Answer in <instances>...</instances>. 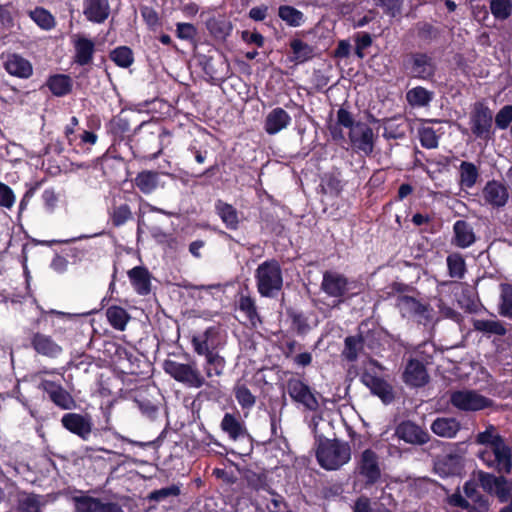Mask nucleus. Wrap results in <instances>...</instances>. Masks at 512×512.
Returning a JSON list of instances; mask_svg holds the SVG:
<instances>
[{"label":"nucleus","mask_w":512,"mask_h":512,"mask_svg":"<svg viewBox=\"0 0 512 512\" xmlns=\"http://www.w3.org/2000/svg\"><path fill=\"white\" fill-rule=\"evenodd\" d=\"M316 456L318 463L326 470H337L351 459L348 443L325 439L319 442Z\"/></svg>","instance_id":"f257e3e1"},{"label":"nucleus","mask_w":512,"mask_h":512,"mask_svg":"<svg viewBox=\"0 0 512 512\" xmlns=\"http://www.w3.org/2000/svg\"><path fill=\"white\" fill-rule=\"evenodd\" d=\"M258 291L262 296L271 297L282 288L283 278L277 261H266L256 270Z\"/></svg>","instance_id":"f03ea898"},{"label":"nucleus","mask_w":512,"mask_h":512,"mask_svg":"<svg viewBox=\"0 0 512 512\" xmlns=\"http://www.w3.org/2000/svg\"><path fill=\"white\" fill-rule=\"evenodd\" d=\"M163 369L176 381L188 387L200 388L205 383L195 364H184L174 360H166L163 363Z\"/></svg>","instance_id":"7ed1b4c3"},{"label":"nucleus","mask_w":512,"mask_h":512,"mask_svg":"<svg viewBox=\"0 0 512 512\" xmlns=\"http://www.w3.org/2000/svg\"><path fill=\"white\" fill-rule=\"evenodd\" d=\"M479 458L488 467L500 473H510L512 470V453L509 446L503 442L493 448H484L479 453Z\"/></svg>","instance_id":"20e7f679"},{"label":"nucleus","mask_w":512,"mask_h":512,"mask_svg":"<svg viewBox=\"0 0 512 512\" xmlns=\"http://www.w3.org/2000/svg\"><path fill=\"white\" fill-rule=\"evenodd\" d=\"M356 288V283L349 281L345 276L336 272H325L321 283V289L338 303L343 301L344 297L353 296L357 292L349 294Z\"/></svg>","instance_id":"39448f33"},{"label":"nucleus","mask_w":512,"mask_h":512,"mask_svg":"<svg viewBox=\"0 0 512 512\" xmlns=\"http://www.w3.org/2000/svg\"><path fill=\"white\" fill-rule=\"evenodd\" d=\"M450 402L456 409L465 412L479 411L492 404L490 399L469 389L453 391L450 395Z\"/></svg>","instance_id":"423d86ee"},{"label":"nucleus","mask_w":512,"mask_h":512,"mask_svg":"<svg viewBox=\"0 0 512 512\" xmlns=\"http://www.w3.org/2000/svg\"><path fill=\"white\" fill-rule=\"evenodd\" d=\"M150 212H158L167 216H172L173 213L165 211L163 209L157 208L150 203L141 200L139 204L138 210V220H137V236L140 237L145 230H148L151 236L155 239L156 242L163 244L166 243L170 236L164 232V230L157 225H148L145 220V215Z\"/></svg>","instance_id":"0eeeda50"},{"label":"nucleus","mask_w":512,"mask_h":512,"mask_svg":"<svg viewBox=\"0 0 512 512\" xmlns=\"http://www.w3.org/2000/svg\"><path fill=\"white\" fill-rule=\"evenodd\" d=\"M356 473L361 476L367 484L376 483L381 476V469L377 454L371 450H364L356 461Z\"/></svg>","instance_id":"6e6552de"},{"label":"nucleus","mask_w":512,"mask_h":512,"mask_svg":"<svg viewBox=\"0 0 512 512\" xmlns=\"http://www.w3.org/2000/svg\"><path fill=\"white\" fill-rule=\"evenodd\" d=\"M287 393L295 402L303 405L310 411H317L320 407L316 395L300 379L293 378L288 381Z\"/></svg>","instance_id":"1a4fd4ad"},{"label":"nucleus","mask_w":512,"mask_h":512,"mask_svg":"<svg viewBox=\"0 0 512 512\" xmlns=\"http://www.w3.org/2000/svg\"><path fill=\"white\" fill-rule=\"evenodd\" d=\"M349 139L356 152L366 156L373 152L374 133L367 124L357 122L349 131Z\"/></svg>","instance_id":"9d476101"},{"label":"nucleus","mask_w":512,"mask_h":512,"mask_svg":"<svg viewBox=\"0 0 512 512\" xmlns=\"http://www.w3.org/2000/svg\"><path fill=\"white\" fill-rule=\"evenodd\" d=\"M75 512H124L122 507L111 501H103L90 496L74 498Z\"/></svg>","instance_id":"9b49d317"},{"label":"nucleus","mask_w":512,"mask_h":512,"mask_svg":"<svg viewBox=\"0 0 512 512\" xmlns=\"http://www.w3.org/2000/svg\"><path fill=\"white\" fill-rule=\"evenodd\" d=\"M480 197L484 205L500 208L508 202L509 194L505 185L499 181L491 180L483 187Z\"/></svg>","instance_id":"f8f14e48"},{"label":"nucleus","mask_w":512,"mask_h":512,"mask_svg":"<svg viewBox=\"0 0 512 512\" xmlns=\"http://www.w3.org/2000/svg\"><path fill=\"white\" fill-rule=\"evenodd\" d=\"M61 423L68 431L83 440H87L92 432L93 424L88 415L67 413L63 415Z\"/></svg>","instance_id":"ddd939ff"},{"label":"nucleus","mask_w":512,"mask_h":512,"mask_svg":"<svg viewBox=\"0 0 512 512\" xmlns=\"http://www.w3.org/2000/svg\"><path fill=\"white\" fill-rule=\"evenodd\" d=\"M362 383L370 389V391L378 396L384 403H390L393 398L392 386L375 373L365 370L361 376Z\"/></svg>","instance_id":"4468645a"},{"label":"nucleus","mask_w":512,"mask_h":512,"mask_svg":"<svg viewBox=\"0 0 512 512\" xmlns=\"http://www.w3.org/2000/svg\"><path fill=\"white\" fill-rule=\"evenodd\" d=\"M74 47L75 63L84 66L92 62L95 51V43L84 34L76 33L71 36Z\"/></svg>","instance_id":"2eb2a0df"},{"label":"nucleus","mask_w":512,"mask_h":512,"mask_svg":"<svg viewBox=\"0 0 512 512\" xmlns=\"http://www.w3.org/2000/svg\"><path fill=\"white\" fill-rule=\"evenodd\" d=\"M5 70L18 78H29L33 73L31 63L16 53L2 55Z\"/></svg>","instance_id":"dca6fc26"},{"label":"nucleus","mask_w":512,"mask_h":512,"mask_svg":"<svg viewBox=\"0 0 512 512\" xmlns=\"http://www.w3.org/2000/svg\"><path fill=\"white\" fill-rule=\"evenodd\" d=\"M39 388L47 392L50 399L62 409L74 408V399L60 384L44 379L41 380Z\"/></svg>","instance_id":"f3484780"},{"label":"nucleus","mask_w":512,"mask_h":512,"mask_svg":"<svg viewBox=\"0 0 512 512\" xmlns=\"http://www.w3.org/2000/svg\"><path fill=\"white\" fill-rule=\"evenodd\" d=\"M492 118V112L488 107L483 105L476 107L471 118L473 133L479 138L487 139L490 136Z\"/></svg>","instance_id":"a211bd4d"},{"label":"nucleus","mask_w":512,"mask_h":512,"mask_svg":"<svg viewBox=\"0 0 512 512\" xmlns=\"http://www.w3.org/2000/svg\"><path fill=\"white\" fill-rule=\"evenodd\" d=\"M397 436L407 443L424 444L429 440V434L411 421L401 423L396 429Z\"/></svg>","instance_id":"6ab92c4d"},{"label":"nucleus","mask_w":512,"mask_h":512,"mask_svg":"<svg viewBox=\"0 0 512 512\" xmlns=\"http://www.w3.org/2000/svg\"><path fill=\"white\" fill-rule=\"evenodd\" d=\"M428 373L422 362L411 360L403 372L404 382L411 387H421L428 382Z\"/></svg>","instance_id":"aec40b11"},{"label":"nucleus","mask_w":512,"mask_h":512,"mask_svg":"<svg viewBox=\"0 0 512 512\" xmlns=\"http://www.w3.org/2000/svg\"><path fill=\"white\" fill-rule=\"evenodd\" d=\"M397 307L404 317H418L420 320L429 317L428 307L409 296H399Z\"/></svg>","instance_id":"412c9836"},{"label":"nucleus","mask_w":512,"mask_h":512,"mask_svg":"<svg viewBox=\"0 0 512 512\" xmlns=\"http://www.w3.org/2000/svg\"><path fill=\"white\" fill-rule=\"evenodd\" d=\"M109 12L108 0H84L83 13L91 22H104L108 18Z\"/></svg>","instance_id":"4be33fe9"},{"label":"nucleus","mask_w":512,"mask_h":512,"mask_svg":"<svg viewBox=\"0 0 512 512\" xmlns=\"http://www.w3.org/2000/svg\"><path fill=\"white\" fill-rule=\"evenodd\" d=\"M290 121L291 117L284 109L275 108L266 116L264 129L268 134L274 135L285 129Z\"/></svg>","instance_id":"5701e85b"},{"label":"nucleus","mask_w":512,"mask_h":512,"mask_svg":"<svg viewBox=\"0 0 512 512\" xmlns=\"http://www.w3.org/2000/svg\"><path fill=\"white\" fill-rule=\"evenodd\" d=\"M462 458L459 455H445L434 465L435 472L441 477L459 475L462 471Z\"/></svg>","instance_id":"b1692460"},{"label":"nucleus","mask_w":512,"mask_h":512,"mask_svg":"<svg viewBox=\"0 0 512 512\" xmlns=\"http://www.w3.org/2000/svg\"><path fill=\"white\" fill-rule=\"evenodd\" d=\"M33 348L39 353L47 357H57L62 348L50 336L36 333L31 340Z\"/></svg>","instance_id":"393cba45"},{"label":"nucleus","mask_w":512,"mask_h":512,"mask_svg":"<svg viewBox=\"0 0 512 512\" xmlns=\"http://www.w3.org/2000/svg\"><path fill=\"white\" fill-rule=\"evenodd\" d=\"M434 434L443 438H454L460 430V423L456 418L439 417L431 424Z\"/></svg>","instance_id":"a878e982"},{"label":"nucleus","mask_w":512,"mask_h":512,"mask_svg":"<svg viewBox=\"0 0 512 512\" xmlns=\"http://www.w3.org/2000/svg\"><path fill=\"white\" fill-rule=\"evenodd\" d=\"M454 243L460 248L471 246L475 240V233L469 223L464 220H458L454 223Z\"/></svg>","instance_id":"bb28decb"},{"label":"nucleus","mask_w":512,"mask_h":512,"mask_svg":"<svg viewBox=\"0 0 512 512\" xmlns=\"http://www.w3.org/2000/svg\"><path fill=\"white\" fill-rule=\"evenodd\" d=\"M129 279L135 291L140 295H146L150 291V277L143 267H134L128 272Z\"/></svg>","instance_id":"cd10ccee"},{"label":"nucleus","mask_w":512,"mask_h":512,"mask_svg":"<svg viewBox=\"0 0 512 512\" xmlns=\"http://www.w3.org/2000/svg\"><path fill=\"white\" fill-rule=\"evenodd\" d=\"M106 317L109 324L118 331H124L130 320L128 312L120 306H110L106 310Z\"/></svg>","instance_id":"c85d7f7f"},{"label":"nucleus","mask_w":512,"mask_h":512,"mask_svg":"<svg viewBox=\"0 0 512 512\" xmlns=\"http://www.w3.org/2000/svg\"><path fill=\"white\" fill-rule=\"evenodd\" d=\"M209 32L216 38H225L232 30L231 23L222 15L212 16L206 22Z\"/></svg>","instance_id":"c756f323"},{"label":"nucleus","mask_w":512,"mask_h":512,"mask_svg":"<svg viewBox=\"0 0 512 512\" xmlns=\"http://www.w3.org/2000/svg\"><path fill=\"white\" fill-rule=\"evenodd\" d=\"M412 72L416 77L428 79L434 74V64L427 55H415L413 59Z\"/></svg>","instance_id":"7c9ffc66"},{"label":"nucleus","mask_w":512,"mask_h":512,"mask_svg":"<svg viewBox=\"0 0 512 512\" xmlns=\"http://www.w3.org/2000/svg\"><path fill=\"white\" fill-rule=\"evenodd\" d=\"M217 214L227 228L236 229L239 223L237 211L229 204L219 200L215 204Z\"/></svg>","instance_id":"2f4dec72"},{"label":"nucleus","mask_w":512,"mask_h":512,"mask_svg":"<svg viewBox=\"0 0 512 512\" xmlns=\"http://www.w3.org/2000/svg\"><path fill=\"white\" fill-rule=\"evenodd\" d=\"M221 429L229 435L232 440L243 436L245 429L241 422L232 414L226 413L221 421Z\"/></svg>","instance_id":"473e14b6"},{"label":"nucleus","mask_w":512,"mask_h":512,"mask_svg":"<svg viewBox=\"0 0 512 512\" xmlns=\"http://www.w3.org/2000/svg\"><path fill=\"white\" fill-rule=\"evenodd\" d=\"M460 185L465 188H472L479 177L477 167L471 162H462L459 167Z\"/></svg>","instance_id":"72a5a7b5"},{"label":"nucleus","mask_w":512,"mask_h":512,"mask_svg":"<svg viewBox=\"0 0 512 512\" xmlns=\"http://www.w3.org/2000/svg\"><path fill=\"white\" fill-rule=\"evenodd\" d=\"M135 185L144 194H150L158 186V174L152 171H143L135 177Z\"/></svg>","instance_id":"f704fd0d"},{"label":"nucleus","mask_w":512,"mask_h":512,"mask_svg":"<svg viewBox=\"0 0 512 512\" xmlns=\"http://www.w3.org/2000/svg\"><path fill=\"white\" fill-rule=\"evenodd\" d=\"M407 101L411 106H427L433 98V93L423 87H415L406 94Z\"/></svg>","instance_id":"c9c22d12"},{"label":"nucleus","mask_w":512,"mask_h":512,"mask_svg":"<svg viewBox=\"0 0 512 512\" xmlns=\"http://www.w3.org/2000/svg\"><path fill=\"white\" fill-rule=\"evenodd\" d=\"M29 16L43 30H51L55 27V18L44 8L37 7L31 10Z\"/></svg>","instance_id":"e433bc0d"},{"label":"nucleus","mask_w":512,"mask_h":512,"mask_svg":"<svg viewBox=\"0 0 512 512\" xmlns=\"http://www.w3.org/2000/svg\"><path fill=\"white\" fill-rule=\"evenodd\" d=\"M47 86L56 96H63L71 90V79L66 75H54L49 78Z\"/></svg>","instance_id":"4c0bfd02"},{"label":"nucleus","mask_w":512,"mask_h":512,"mask_svg":"<svg viewBox=\"0 0 512 512\" xmlns=\"http://www.w3.org/2000/svg\"><path fill=\"white\" fill-rule=\"evenodd\" d=\"M476 441L477 443L484 445L485 448H493L494 446L505 442L493 425L487 426L485 431L480 432L477 435Z\"/></svg>","instance_id":"58836bf2"},{"label":"nucleus","mask_w":512,"mask_h":512,"mask_svg":"<svg viewBox=\"0 0 512 512\" xmlns=\"http://www.w3.org/2000/svg\"><path fill=\"white\" fill-rule=\"evenodd\" d=\"M234 395L242 409L250 410L256 402V397L242 383H237L234 387Z\"/></svg>","instance_id":"ea45409f"},{"label":"nucleus","mask_w":512,"mask_h":512,"mask_svg":"<svg viewBox=\"0 0 512 512\" xmlns=\"http://www.w3.org/2000/svg\"><path fill=\"white\" fill-rule=\"evenodd\" d=\"M278 15L283 21L293 27L300 26L304 22L303 13L292 6H280Z\"/></svg>","instance_id":"a19ab883"},{"label":"nucleus","mask_w":512,"mask_h":512,"mask_svg":"<svg viewBox=\"0 0 512 512\" xmlns=\"http://www.w3.org/2000/svg\"><path fill=\"white\" fill-rule=\"evenodd\" d=\"M290 46L293 52V60L296 62H305L313 56V48L299 39L293 40Z\"/></svg>","instance_id":"79ce46f5"},{"label":"nucleus","mask_w":512,"mask_h":512,"mask_svg":"<svg viewBox=\"0 0 512 512\" xmlns=\"http://www.w3.org/2000/svg\"><path fill=\"white\" fill-rule=\"evenodd\" d=\"M225 367L224 358L217 353H208L206 357V374L208 377L219 376L223 373Z\"/></svg>","instance_id":"37998d69"},{"label":"nucleus","mask_w":512,"mask_h":512,"mask_svg":"<svg viewBox=\"0 0 512 512\" xmlns=\"http://www.w3.org/2000/svg\"><path fill=\"white\" fill-rule=\"evenodd\" d=\"M490 10L496 19L505 20L512 13V2L511 0H490Z\"/></svg>","instance_id":"c03bdc74"},{"label":"nucleus","mask_w":512,"mask_h":512,"mask_svg":"<svg viewBox=\"0 0 512 512\" xmlns=\"http://www.w3.org/2000/svg\"><path fill=\"white\" fill-rule=\"evenodd\" d=\"M449 275L452 278H462L466 271L465 261L460 254L454 253L447 257Z\"/></svg>","instance_id":"a18cd8bd"},{"label":"nucleus","mask_w":512,"mask_h":512,"mask_svg":"<svg viewBox=\"0 0 512 512\" xmlns=\"http://www.w3.org/2000/svg\"><path fill=\"white\" fill-rule=\"evenodd\" d=\"M110 219L114 226H122L132 218V211L129 205L121 204L110 211Z\"/></svg>","instance_id":"49530a36"},{"label":"nucleus","mask_w":512,"mask_h":512,"mask_svg":"<svg viewBox=\"0 0 512 512\" xmlns=\"http://www.w3.org/2000/svg\"><path fill=\"white\" fill-rule=\"evenodd\" d=\"M500 314L512 318V285H501Z\"/></svg>","instance_id":"de8ad7c7"},{"label":"nucleus","mask_w":512,"mask_h":512,"mask_svg":"<svg viewBox=\"0 0 512 512\" xmlns=\"http://www.w3.org/2000/svg\"><path fill=\"white\" fill-rule=\"evenodd\" d=\"M420 142L423 147L433 149L438 146V131L430 126H423L419 130Z\"/></svg>","instance_id":"09e8293b"},{"label":"nucleus","mask_w":512,"mask_h":512,"mask_svg":"<svg viewBox=\"0 0 512 512\" xmlns=\"http://www.w3.org/2000/svg\"><path fill=\"white\" fill-rule=\"evenodd\" d=\"M474 328L477 331L496 335H504L506 333L504 326L500 322L494 320H476L474 322Z\"/></svg>","instance_id":"8fccbe9b"},{"label":"nucleus","mask_w":512,"mask_h":512,"mask_svg":"<svg viewBox=\"0 0 512 512\" xmlns=\"http://www.w3.org/2000/svg\"><path fill=\"white\" fill-rule=\"evenodd\" d=\"M111 59L120 67L127 68L133 62L132 51L128 47H118L110 54Z\"/></svg>","instance_id":"3c124183"},{"label":"nucleus","mask_w":512,"mask_h":512,"mask_svg":"<svg viewBox=\"0 0 512 512\" xmlns=\"http://www.w3.org/2000/svg\"><path fill=\"white\" fill-rule=\"evenodd\" d=\"M180 493V489L176 485H171L168 487L161 488L159 490H155L150 493L149 499L153 501H163L169 497H176Z\"/></svg>","instance_id":"603ef678"},{"label":"nucleus","mask_w":512,"mask_h":512,"mask_svg":"<svg viewBox=\"0 0 512 512\" xmlns=\"http://www.w3.org/2000/svg\"><path fill=\"white\" fill-rule=\"evenodd\" d=\"M239 308L243 311L252 325H255L258 321V316L255 308L254 301L249 297H241L239 301Z\"/></svg>","instance_id":"864d4df0"},{"label":"nucleus","mask_w":512,"mask_h":512,"mask_svg":"<svg viewBox=\"0 0 512 512\" xmlns=\"http://www.w3.org/2000/svg\"><path fill=\"white\" fill-rule=\"evenodd\" d=\"M40 498L37 495L27 494L20 499V508L23 512H40Z\"/></svg>","instance_id":"5fc2aeb1"},{"label":"nucleus","mask_w":512,"mask_h":512,"mask_svg":"<svg viewBox=\"0 0 512 512\" xmlns=\"http://www.w3.org/2000/svg\"><path fill=\"white\" fill-rule=\"evenodd\" d=\"M176 35L181 40H192L197 35V29L191 23L179 22L176 24Z\"/></svg>","instance_id":"6e6d98bb"},{"label":"nucleus","mask_w":512,"mask_h":512,"mask_svg":"<svg viewBox=\"0 0 512 512\" xmlns=\"http://www.w3.org/2000/svg\"><path fill=\"white\" fill-rule=\"evenodd\" d=\"M15 199L16 197L12 189L8 185L0 182V206L11 209L15 203Z\"/></svg>","instance_id":"4d7b16f0"},{"label":"nucleus","mask_w":512,"mask_h":512,"mask_svg":"<svg viewBox=\"0 0 512 512\" xmlns=\"http://www.w3.org/2000/svg\"><path fill=\"white\" fill-rule=\"evenodd\" d=\"M512 122V105H506L499 110L495 117L496 126L500 129H506Z\"/></svg>","instance_id":"13d9d810"},{"label":"nucleus","mask_w":512,"mask_h":512,"mask_svg":"<svg viewBox=\"0 0 512 512\" xmlns=\"http://www.w3.org/2000/svg\"><path fill=\"white\" fill-rule=\"evenodd\" d=\"M208 334L207 331L205 334L200 336H195L192 339L193 348L196 353L199 355H205L207 357L208 353H212L213 351H210V345L208 343Z\"/></svg>","instance_id":"bf43d9fd"},{"label":"nucleus","mask_w":512,"mask_h":512,"mask_svg":"<svg viewBox=\"0 0 512 512\" xmlns=\"http://www.w3.org/2000/svg\"><path fill=\"white\" fill-rule=\"evenodd\" d=\"M360 348V340L355 337H348L345 340V349L343 355L350 361L356 360L358 356V350Z\"/></svg>","instance_id":"052dcab7"},{"label":"nucleus","mask_w":512,"mask_h":512,"mask_svg":"<svg viewBox=\"0 0 512 512\" xmlns=\"http://www.w3.org/2000/svg\"><path fill=\"white\" fill-rule=\"evenodd\" d=\"M512 489L508 485V482L506 478L500 476L499 482L495 485L494 490L492 493H494L500 500V502H506Z\"/></svg>","instance_id":"680f3d73"},{"label":"nucleus","mask_w":512,"mask_h":512,"mask_svg":"<svg viewBox=\"0 0 512 512\" xmlns=\"http://www.w3.org/2000/svg\"><path fill=\"white\" fill-rule=\"evenodd\" d=\"M141 15H142L144 21L146 22V24L151 29H157L159 27V25H160L159 17H158L157 12L154 9L145 6V7L141 8Z\"/></svg>","instance_id":"e2e57ef3"},{"label":"nucleus","mask_w":512,"mask_h":512,"mask_svg":"<svg viewBox=\"0 0 512 512\" xmlns=\"http://www.w3.org/2000/svg\"><path fill=\"white\" fill-rule=\"evenodd\" d=\"M500 477L489 473H481L480 474V483L484 490L492 493L495 488L497 482H499Z\"/></svg>","instance_id":"0e129e2a"},{"label":"nucleus","mask_w":512,"mask_h":512,"mask_svg":"<svg viewBox=\"0 0 512 512\" xmlns=\"http://www.w3.org/2000/svg\"><path fill=\"white\" fill-rule=\"evenodd\" d=\"M42 199L44 201L45 208L49 212H52L55 209L58 202V197L55 194V192L53 190L46 189L42 194Z\"/></svg>","instance_id":"69168bd1"},{"label":"nucleus","mask_w":512,"mask_h":512,"mask_svg":"<svg viewBox=\"0 0 512 512\" xmlns=\"http://www.w3.org/2000/svg\"><path fill=\"white\" fill-rule=\"evenodd\" d=\"M337 121L340 125L352 130L357 122H354L352 115L345 109L341 108L337 112Z\"/></svg>","instance_id":"338daca9"},{"label":"nucleus","mask_w":512,"mask_h":512,"mask_svg":"<svg viewBox=\"0 0 512 512\" xmlns=\"http://www.w3.org/2000/svg\"><path fill=\"white\" fill-rule=\"evenodd\" d=\"M375 508H372L368 498L360 497L354 506V512H375Z\"/></svg>","instance_id":"774afa93"}]
</instances>
